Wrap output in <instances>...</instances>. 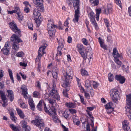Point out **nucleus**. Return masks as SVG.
Here are the masks:
<instances>
[{"label":"nucleus","mask_w":131,"mask_h":131,"mask_svg":"<svg viewBox=\"0 0 131 131\" xmlns=\"http://www.w3.org/2000/svg\"><path fill=\"white\" fill-rule=\"evenodd\" d=\"M104 22L107 28H108L109 27L110 24L109 21L107 19H104Z\"/></svg>","instance_id":"5fc2aeb1"},{"label":"nucleus","mask_w":131,"mask_h":131,"mask_svg":"<svg viewBox=\"0 0 131 131\" xmlns=\"http://www.w3.org/2000/svg\"><path fill=\"white\" fill-rule=\"evenodd\" d=\"M44 103V101L43 100L40 101L39 103L38 104L37 107L39 111H41V107L42 106V104Z\"/></svg>","instance_id":"58836bf2"},{"label":"nucleus","mask_w":131,"mask_h":131,"mask_svg":"<svg viewBox=\"0 0 131 131\" xmlns=\"http://www.w3.org/2000/svg\"><path fill=\"white\" fill-rule=\"evenodd\" d=\"M24 55V53L23 52L21 51L17 52L16 53V56L17 57H23Z\"/></svg>","instance_id":"a19ab883"},{"label":"nucleus","mask_w":131,"mask_h":131,"mask_svg":"<svg viewBox=\"0 0 131 131\" xmlns=\"http://www.w3.org/2000/svg\"><path fill=\"white\" fill-rule=\"evenodd\" d=\"M96 19L97 21H98L99 14L101 12V10L99 9H96Z\"/></svg>","instance_id":"e433bc0d"},{"label":"nucleus","mask_w":131,"mask_h":131,"mask_svg":"<svg viewBox=\"0 0 131 131\" xmlns=\"http://www.w3.org/2000/svg\"><path fill=\"white\" fill-rule=\"evenodd\" d=\"M47 27V30H50L55 29L56 26L54 24L53 20L51 19L48 20Z\"/></svg>","instance_id":"2eb2a0df"},{"label":"nucleus","mask_w":131,"mask_h":131,"mask_svg":"<svg viewBox=\"0 0 131 131\" xmlns=\"http://www.w3.org/2000/svg\"><path fill=\"white\" fill-rule=\"evenodd\" d=\"M9 26L11 29L15 32L18 35V36H20V31L18 28L16 24L14 22L10 23H9Z\"/></svg>","instance_id":"9d476101"},{"label":"nucleus","mask_w":131,"mask_h":131,"mask_svg":"<svg viewBox=\"0 0 131 131\" xmlns=\"http://www.w3.org/2000/svg\"><path fill=\"white\" fill-rule=\"evenodd\" d=\"M47 30H48V33L50 37L53 36L54 35L56 32L55 29Z\"/></svg>","instance_id":"473e14b6"},{"label":"nucleus","mask_w":131,"mask_h":131,"mask_svg":"<svg viewBox=\"0 0 131 131\" xmlns=\"http://www.w3.org/2000/svg\"><path fill=\"white\" fill-rule=\"evenodd\" d=\"M73 6L75 9L74 18L73 20V21L74 23H77L79 20L80 17L79 8V0H72Z\"/></svg>","instance_id":"f03ea898"},{"label":"nucleus","mask_w":131,"mask_h":131,"mask_svg":"<svg viewBox=\"0 0 131 131\" xmlns=\"http://www.w3.org/2000/svg\"><path fill=\"white\" fill-rule=\"evenodd\" d=\"M113 55L114 59L119 58L120 59H121L122 58V56L121 55L119 54L116 48H114L113 49Z\"/></svg>","instance_id":"f3484780"},{"label":"nucleus","mask_w":131,"mask_h":131,"mask_svg":"<svg viewBox=\"0 0 131 131\" xmlns=\"http://www.w3.org/2000/svg\"><path fill=\"white\" fill-rule=\"evenodd\" d=\"M8 71L10 78L11 80L13 83H14V80L12 71L10 69H8Z\"/></svg>","instance_id":"f704fd0d"},{"label":"nucleus","mask_w":131,"mask_h":131,"mask_svg":"<svg viewBox=\"0 0 131 131\" xmlns=\"http://www.w3.org/2000/svg\"><path fill=\"white\" fill-rule=\"evenodd\" d=\"M10 39L11 41L13 42V43L14 42L19 43L23 42L20 38L15 34H14L12 36L10 37Z\"/></svg>","instance_id":"ddd939ff"},{"label":"nucleus","mask_w":131,"mask_h":131,"mask_svg":"<svg viewBox=\"0 0 131 131\" xmlns=\"http://www.w3.org/2000/svg\"><path fill=\"white\" fill-rule=\"evenodd\" d=\"M39 95V93L37 91H35L33 93V96L34 97H37Z\"/></svg>","instance_id":"6e6d98bb"},{"label":"nucleus","mask_w":131,"mask_h":131,"mask_svg":"<svg viewBox=\"0 0 131 131\" xmlns=\"http://www.w3.org/2000/svg\"><path fill=\"white\" fill-rule=\"evenodd\" d=\"M19 74L21 76L22 79L23 80H26L27 78V76L25 75L24 74H23L21 72H19Z\"/></svg>","instance_id":"bf43d9fd"},{"label":"nucleus","mask_w":131,"mask_h":131,"mask_svg":"<svg viewBox=\"0 0 131 131\" xmlns=\"http://www.w3.org/2000/svg\"><path fill=\"white\" fill-rule=\"evenodd\" d=\"M126 52L128 55L131 57V49H128L127 50Z\"/></svg>","instance_id":"69168bd1"},{"label":"nucleus","mask_w":131,"mask_h":131,"mask_svg":"<svg viewBox=\"0 0 131 131\" xmlns=\"http://www.w3.org/2000/svg\"><path fill=\"white\" fill-rule=\"evenodd\" d=\"M9 42L7 41L5 43L4 47L1 49V51L5 55H8L9 53L10 50V46L9 44Z\"/></svg>","instance_id":"6e6552de"},{"label":"nucleus","mask_w":131,"mask_h":131,"mask_svg":"<svg viewBox=\"0 0 131 131\" xmlns=\"http://www.w3.org/2000/svg\"><path fill=\"white\" fill-rule=\"evenodd\" d=\"M16 111L20 118H23L25 116V115L23 112L21 110L17 108H16Z\"/></svg>","instance_id":"c756f323"},{"label":"nucleus","mask_w":131,"mask_h":131,"mask_svg":"<svg viewBox=\"0 0 131 131\" xmlns=\"http://www.w3.org/2000/svg\"><path fill=\"white\" fill-rule=\"evenodd\" d=\"M61 125L64 131H68V128L66 127L63 124H61Z\"/></svg>","instance_id":"338daca9"},{"label":"nucleus","mask_w":131,"mask_h":131,"mask_svg":"<svg viewBox=\"0 0 131 131\" xmlns=\"http://www.w3.org/2000/svg\"><path fill=\"white\" fill-rule=\"evenodd\" d=\"M79 95L80 97L81 102L83 104L85 105V103L84 101V99L83 96L80 95Z\"/></svg>","instance_id":"603ef678"},{"label":"nucleus","mask_w":131,"mask_h":131,"mask_svg":"<svg viewBox=\"0 0 131 131\" xmlns=\"http://www.w3.org/2000/svg\"><path fill=\"white\" fill-rule=\"evenodd\" d=\"M84 49V47L82 44L79 43L77 44V49L79 52L83 50Z\"/></svg>","instance_id":"72a5a7b5"},{"label":"nucleus","mask_w":131,"mask_h":131,"mask_svg":"<svg viewBox=\"0 0 131 131\" xmlns=\"http://www.w3.org/2000/svg\"><path fill=\"white\" fill-rule=\"evenodd\" d=\"M116 3L120 7H121V2L120 0H114Z\"/></svg>","instance_id":"e2e57ef3"},{"label":"nucleus","mask_w":131,"mask_h":131,"mask_svg":"<svg viewBox=\"0 0 131 131\" xmlns=\"http://www.w3.org/2000/svg\"><path fill=\"white\" fill-rule=\"evenodd\" d=\"M16 14V17L18 21L20 22L23 19L24 16L22 13L21 12Z\"/></svg>","instance_id":"c85d7f7f"},{"label":"nucleus","mask_w":131,"mask_h":131,"mask_svg":"<svg viewBox=\"0 0 131 131\" xmlns=\"http://www.w3.org/2000/svg\"><path fill=\"white\" fill-rule=\"evenodd\" d=\"M123 127L125 131H130L128 126L129 122L127 120H124L122 123Z\"/></svg>","instance_id":"dca6fc26"},{"label":"nucleus","mask_w":131,"mask_h":131,"mask_svg":"<svg viewBox=\"0 0 131 131\" xmlns=\"http://www.w3.org/2000/svg\"><path fill=\"white\" fill-rule=\"evenodd\" d=\"M9 126L13 131H21L20 128L16 126L14 124H10Z\"/></svg>","instance_id":"b1692460"},{"label":"nucleus","mask_w":131,"mask_h":131,"mask_svg":"<svg viewBox=\"0 0 131 131\" xmlns=\"http://www.w3.org/2000/svg\"><path fill=\"white\" fill-rule=\"evenodd\" d=\"M115 78L116 80L119 81L120 83L121 84L124 83L125 81L124 78L121 75H116L115 77Z\"/></svg>","instance_id":"6ab92c4d"},{"label":"nucleus","mask_w":131,"mask_h":131,"mask_svg":"<svg viewBox=\"0 0 131 131\" xmlns=\"http://www.w3.org/2000/svg\"><path fill=\"white\" fill-rule=\"evenodd\" d=\"M28 103L31 109L34 110L35 108V105L32 99L31 98H29L28 100Z\"/></svg>","instance_id":"cd10ccee"},{"label":"nucleus","mask_w":131,"mask_h":131,"mask_svg":"<svg viewBox=\"0 0 131 131\" xmlns=\"http://www.w3.org/2000/svg\"><path fill=\"white\" fill-rule=\"evenodd\" d=\"M28 28L30 30H33V24L31 23H29L28 24Z\"/></svg>","instance_id":"0e129e2a"},{"label":"nucleus","mask_w":131,"mask_h":131,"mask_svg":"<svg viewBox=\"0 0 131 131\" xmlns=\"http://www.w3.org/2000/svg\"><path fill=\"white\" fill-rule=\"evenodd\" d=\"M91 82L89 80H86L85 82L84 86L87 91L90 93L91 95L92 96L94 94V93L93 91L92 88L91 86Z\"/></svg>","instance_id":"1a4fd4ad"},{"label":"nucleus","mask_w":131,"mask_h":131,"mask_svg":"<svg viewBox=\"0 0 131 131\" xmlns=\"http://www.w3.org/2000/svg\"><path fill=\"white\" fill-rule=\"evenodd\" d=\"M81 74L82 76H87L88 75V73L87 71L86 70H84L82 69L81 70Z\"/></svg>","instance_id":"a18cd8bd"},{"label":"nucleus","mask_w":131,"mask_h":131,"mask_svg":"<svg viewBox=\"0 0 131 131\" xmlns=\"http://www.w3.org/2000/svg\"><path fill=\"white\" fill-rule=\"evenodd\" d=\"M47 46V45L46 43H44L39 48L38 51V54L37 57L35 59V62H39V63H40V61L42 56L45 53V50Z\"/></svg>","instance_id":"20e7f679"},{"label":"nucleus","mask_w":131,"mask_h":131,"mask_svg":"<svg viewBox=\"0 0 131 131\" xmlns=\"http://www.w3.org/2000/svg\"><path fill=\"white\" fill-rule=\"evenodd\" d=\"M18 103L20 104V106L23 108H26V105L23 102V101L21 99L19 100L18 101Z\"/></svg>","instance_id":"7c9ffc66"},{"label":"nucleus","mask_w":131,"mask_h":131,"mask_svg":"<svg viewBox=\"0 0 131 131\" xmlns=\"http://www.w3.org/2000/svg\"><path fill=\"white\" fill-rule=\"evenodd\" d=\"M10 114L11 117V118L12 120L14 122L16 123V118L14 116L13 112H11L10 113Z\"/></svg>","instance_id":"ea45409f"},{"label":"nucleus","mask_w":131,"mask_h":131,"mask_svg":"<svg viewBox=\"0 0 131 131\" xmlns=\"http://www.w3.org/2000/svg\"><path fill=\"white\" fill-rule=\"evenodd\" d=\"M33 2L35 4L37 5V7L40 10H42L43 9V0H33Z\"/></svg>","instance_id":"f8f14e48"},{"label":"nucleus","mask_w":131,"mask_h":131,"mask_svg":"<svg viewBox=\"0 0 131 131\" xmlns=\"http://www.w3.org/2000/svg\"><path fill=\"white\" fill-rule=\"evenodd\" d=\"M0 94H1V99L3 103L2 104L3 107H5L7 105V101L6 97L4 93L2 91L0 90Z\"/></svg>","instance_id":"4468645a"},{"label":"nucleus","mask_w":131,"mask_h":131,"mask_svg":"<svg viewBox=\"0 0 131 131\" xmlns=\"http://www.w3.org/2000/svg\"><path fill=\"white\" fill-rule=\"evenodd\" d=\"M36 6L37 7L39 10L37 9H34L33 13V17L35 20H38L39 21H41L42 19V18L41 16V14L40 13L39 11L41 12H43L44 10V9L43 10H40L39 9L38 7H37V5L35 4Z\"/></svg>","instance_id":"39448f33"},{"label":"nucleus","mask_w":131,"mask_h":131,"mask_svg":"<svg viewBox=\"0 0 131 131\" xmlns=\"http://www.w3.org/2000/svg\"><path fill=\"white\" fill-rule=\"evenodd\" d=\"M118 58H119L115 59H114V60L115 62L119 66V67H118L119 68L121 65L122 62L119 60Z\"/></svg>","instance_id":"de8ad7c7"},{"label":"nucleus","mask_w":131,"mask_h":131,"mask_svg":"<svg viewBox=\"0 0 131 131\" xmlns=\"http://www.w3.org/2000/svg\"><path fill=\"white\" fill-rule=\"evenodd\" d=\"M20 123L22 127L25 128L27 127V126H29L27 125L26 122L24 121H21L20 122Z\"/></svg>","instance_id":"c03bdc74"},{"label":"nucleus","mask_w":131,"mask_h":131,"mask_svg":"<svg viewBox=\"0 0 131 131\" xmlns=\"http://www.w3.org/2000/svg\"><path fill=\"white\" fill-rule=\"evenodd\" d=\"M112 10V6L111 4H108L106 9H105L104 13L106 14H107L111 13Z\"/></svg>","instance_id":"412c9836"},{"label":"nucleus","mask_w":131,"mask_h":131,"mask_svg":"<svg viewBox=\"0 0 131 131\" xmlns=\"http://www.w3.org/2000/svg\"><path fill=\"white\" fill-rule=\"evenodd\" d=\"M53 98L57 100H59L60 99V96L57 92L55 94V95L53 97Z\"/></svg>","instance_id":"09e8293b"},{"label":"nucleus","mask_w":131,"mask_h":131,"mask_svg":"<svg viewBox=\"0 0 131 131\" xmlns=\"http://www.w3.org/2000/svg\"><path fill=\"white\" fill-rule=\"evenodd\" d=\"M105 108L107 110V112L110 113L113 110V109L112 108V103L110 102L108 103L105 105Z\"/></svg>","instance_id":"aec40b11"},{"label":"nucleus","mask_w":131,"mask_h":131,"mask_svg":"<svg viewBox=\"0 0 131 131\" xmlns=\"http://www.w3.org/2000/svg\"><path fill=\"white\" fill-rule=\"evenodd\" d=\"M70 20V18L69 17L64 22V25L65 26L67 27H69L68 25L69 24V22L68 21Z\"/></svg>","instance_id":"864d4df0"},{"label":"nucleus","mask_w":131,"mask_h":131,"mask_svg":"<svg viewBox=\"0 0 131 131\" xmlns=\"http://www.w3.org/2000/svg\"><path fill=\"white\" fill-rule=\"evenodd\" d=\"M122 69L125 72H127L129 70V67L128 66H125L123 65L122 66Z\"/></svg>","instance_id":"37998d69"},{"label":"nucleus","mask_w":131,"mask_h":131,"mask_svg":"<svg viewBox=\"0 0 131 131\" xmlns=\"http://www.w3.org/2000/svg\"><path fill=\"white\" fill-rule=\"evenodd\" d=\"M8 97L10 98V101L12 102L14 99V95L13 92L12 90H8L7 91Z\"/></svg>","instance_id":"a878e982"},{"label":"nucleus","mask_w":131,"mask_h":131,"mask_svg":"<svg viewBox=\"0 0 131 131\" xmlns=\"http://www.w3.org/2000/svg\"><path fill=\"white\" fill-rule=\"evenodd\" d=\"M108 79L109 81L110 82L112 81L114 79L113 75L111 73H109L108 74Z\"/></svg>","instance_id":"49530a36"},{"label":"nucleus","mask_w":131,"mask_h":131,"mask_svg":"<svg viewBox=\"0 0 131 131\" xmlns=\"http://www.w3.org/2000/svg\"><path fill=\"white\" fill-rule=\"evenodd\" d=\"M82 89H83V91L84 92V95L85 97L87 99H89L90 98V95L89 93H87L85 91H84V89L83 88H82Z\"/></svg>","instance_id":"8fccbe9b"},{"label":"nucleus","mask_w":131,"mask_h":131,"mask_svg":"<svg viewBox=\"0 0 131 131\" xmlns=\"http://www.w3.org/2000/svg\"><path fill=\"white\" fill-rule=\"evenodd\" d=\"M4 74V72L2 70H0V78H2Z\"/></svg>","instance_id":"052dcab7"},{"label":"nucleus","mask_w":131,"mask_h":131,"mask_svg":"<svg viewBox=\"0 0 131 131\" xmlns=\"http://www.w3.org/2000/svg\"><path fill=\"white\" fill-rule=\"evenodd\" d=\"M90 2L93 6L97 5L99 3L98 0H90Z\"/></svg>","instance_id":"c9c22d12"},{"label":"nucleus","mask_w":131,"mask_h":131,"mask_svg":"<svg viewBox=\"0 0 131 131\" xmlns=\"http://www.w3.org/2000/svg\"><path fill=\"white\" fill-rule=\"evenodd\" d=\"M110 94L112 100L115 102V101H116L118 99L119 93L117 90L113 89L111 90Z\"/></svg>","instance_id":"423d86ee"},{"label":"nucleus","mask_w":131,"mask_h":131,"mask_svg":"<svg viewBox=\"0 0 131 131\" xmlns=\"http://www.w3.org/2000/svg\"><path fill=\"white\" fill-rule=\"evenodd\" d=\"M66 106L69 108H74L76 106V104L73 103H65Z\"/></svg>","instance_id":"2f4dec72"},{"label":"nucleus","mask_w":131,"mask_h":131,"mask_svg":"<svg viewBox=\"0 0 131 131\" xmlns=\"http://www.w3.org/2000/svg\"><path fill=\"white\" fill-rule=\"evenodd\" d=\"M18 42H14L13 43L12 45V49L13 50H12V52L14 53V51H18L19 48V45Z\"/></svg>","instance_id":"4be33fe9"},{"label":"nucleus","mask_w":131,"mask_h":131,"mask_svg":"<svg viewBox=\"0 0 131 131\" xmlns=\"http://www.w3.org/2000/svg\"><path fill=\"white\" fill-rule=\"evenodd\" d=\"M48 101L52 107V108H51V110L52 111V109H53V108L56 109L55 107L57 103L55 101L50 98H49Z\"/></svg>","instance_id":"5701e85b"},{"label":"nucleus","mask_w":131,"mask_h":131,"mask_svg":"<svg viewBox=\"0 0 131 131\" xmlns=\"http://www.w3.org/2000/svg\"><path fill=\"white\" fill-rule=\"evenodd\" d=\"M57 92V89H51L49 91L48 95L49 96L52 98L55 95V94Z\"/></svg>","instance_id":"bb28decb"},{"label":"nucleus","mask_w":131,"mask_h":131,"mask_svg":"<svg viewBox=\"0 0 131 131\" xmlns=\"http://www.w3.org/2000/svg\"><path fill=\"white\" fill-rule=\"evenodd\" d=\"M49 114L52 118V119L55 123L58 124L60 122V121L58 118L56 116V109L54 108H53V109H52L51 112L49 113Z\"/></svg>","instance_id":"0eeeda50"},{"label":"nucleus","mask_w":131,"mask_h":131,"mask_svg":"<svg viewBox=\"0 0 131 131\" xmlns=\"http://www.w3.org/2000/svg\"><path fill=\"white\" fill-rule=\"evenodd\" d=\"M21 89L22 90V94L24 95L25 98L27 97V90L26 86L25 85H22L21 87Z\"/></svg>","instance_id":"a211bd4d"},{"label":"nucleus","mask_w":131,"mask_h":131,"mask_svg":"<svg viewBox=\"0 0 131 131\" xmlns=\"http://www.w3.org/2000/svg\"><path fill=\"white\" fill-rule=\"evenodd\" d=\"M63 75L62 76L61 81V84L62 86L64 88L66 87L70 79L72 78L73 74L71 67L68 66L66 69V72L65 73V70L63 69L62 70Z\"/></svg>","instance_id":"f257e3e1"},{"label":"nucleus","mask_w":131,"mask_h":131,"mask_svg":"<svg viewBox=\"0 0 131 131\" xmlns=\"http://www.w3.org/2000/svg\"><path fill=\"white\" fill-rule=\"evenodd\" d=\"M14 10L16 14L21 12L19 7L17 6H15L14 7Z\"/></svg>","instance_id":"79ce46f5"},{"label":"nucleus","mask_w":131,"mask_h":131,"mask_svg":"<svg viewBox=\"0 0 131 131\" xmlns=\"http://www.w3.org/2000/svg\"><path fill=\"white\" fill-rule=\"evenodd\" d=\"M92 24L94 26L95 29L97 30L98 29V26L97 24L96 23L95 20L91 21Z\"/></svg>","instance_id":"3c124183"},{"label":"nucleus","mask_w":131,"mask_h":131,"mask_svg":"<svg viewBox=\"0 0 131 131\" xmlns=\"http://www.w3.org/2000/svg\"><path fill=\"white\" fill-rule=\"evenodd\" d=\"M72 118L74 123L78 126L80 124V122L78 117L73 115V116Z\"/></svg>","instance_id":"393cba45"},{"label":"nucleus","mask_w":131,"mask_h":131,"mask_svg":"<svg viewBox=\"0 0 131 131\" xmlns=\"http://www.w3.org/2000/svg\"><path fill=\"white\" fill-rule=\"evenodd\" d=\"M126 103L127 104L126 111L129 112V109L131 110V94H129L126 95Z\"/></svg>","instance_id":"9b49d317"},{"label":"nucleus","mask_w":131,"mask_h":131,"mask_svg":"<svg viewBox=\"0 0 131 131\" xmlns=\"http://www.w3.org/2000/svg\"><path fill=\"white\" fill-rule=\"evenodd\" d=\"M128 12L129 16L131 17V5L128 8Z\"/></svg>","instance_id":"774afa93"},{"label":"nucleus","mask_w":131,"mask_h":131,"mask_svg":"<svg viewBox=\"0 0 131 131\" xmlns=\"http://www.w3.org/2000/svg\"><path fill=\"white\" fill-rule=\"evenodd\" d=\"M31 123L36 126L41 130L43 129L45 126L43 120L38 117H37L35 120H32Z\"/></svg>","instance_id":"7ed1b4c3"},{"label":"nucleus","mask_w":131,"mask_h":131,"mask_svg":"<svg viewBox=\"0 0 131 131\" xmlns=\"http://www.w3.org/2000/svg\"><path fill=\"white\" fill-rule=\"evenodd\" d=\"M64 117L67 119H69V114L67 112H64Z\"/></svg>","instance_id":"680f3d73"},{"label":"nucleus","mask_w":131,"mask_h":131,"mask_svg":"<svg viewBox=\"0 0 131 131\" xmlns=\"http://www.w3.org/2000/svg\"><path fill=\"white\" fill-rule=\"evenodd\" d=\"M89 16L90 18L91 21H94L95 20V15L94 13L93 12H90L89 14Z\"/></svg>","instance_id":"4c0bfd02"},{"label":"nucleus","mask_w":131,"mask_h":131,"mask_svg":"<svg viewBox=\"0 0 131 131\" xmlns=\"http://www.w3.org/2000/svg\"><path fill=\"white\" fill-rule=\"evenodd\" d=\"M82 41L84 44L85 45H87L88 44V41L86 39L83 38L82 39Z\"/></svg>","instance_id":"13d9d810"},{"label":"nucleus","mask_w":131,"mask_h":131,"mask_svg":"<svg viewBox=\"0 0 131 131\" xmlns=\"http://www.w3.org/2000/svg\"><path fill=\"white\" fill-rule=\"evenodd\" d=\"M79 52L83 58H85L86 57L87 54L84 52L83 50Z\"/></svg>","instance_id":"4d7b16f0"}]
</instances>
